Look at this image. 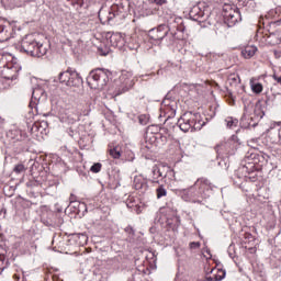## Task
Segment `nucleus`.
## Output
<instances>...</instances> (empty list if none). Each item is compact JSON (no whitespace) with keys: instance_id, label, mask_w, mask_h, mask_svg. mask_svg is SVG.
I'll use <instances>...</instances> for the list:
<instances>
[{"instance_id":"obj_1","label":"nucleus","mask_w":281,"mask_h":281,"mask_svg":"<svg viewBox=\"0 0 281 281\" xmlns=\"http://www.w3.org/2000/svg\"><path fill=\"white\" fill-rule=\"evenodd\" d=\"M175 115H177V110L171 109V114L167 117L165 124L169 126V128H175L176 125L180 127V131H182L183 133L192 131L194 120H199V117H201V114L199 113L186 112L180 119H178L177 123H172L170 122V120H173Z\"/></svg>"},{"instance_id":"obj_2","label":"nucleus","mask_w":281,"mask_h":281,"mask_svg":"<svg viewBox=\"0 0 281 281\" xmlns=\"http://www.w3.org/2000/svg\"><path fill=\"white\" fill-rule=\"evenodd\" d=\"M21 52L33 58H43L47 54V46L36 42L34 35H26L21 43Z\"/></svg>"},{"instance_id":"obj_3","label":"nucleus","mask_w":281,"mask_h":281,"mask_svg":"<svg viewBox=\"0 0 281 281\" xmlns=\"http://www.w3.org/2000/svg\"><path fill=\"white\" fill-rule=\"evenodd\" d=\"M111 76V71L97 68L90 71L87 82L91 89H104L109 82V77Z\"/></svg>"},{"instance_id":"obj_4","label":"nucleus","mask_w":281,"mask_h":281,"mask_svg":"<svg viewBox=\"0 0 281 281\" xmlns=\"http://www.w3.org/2000/svg\"><path fill=\"white\" fill-rule=\"evenodd\" d=\"M54 82H60L66 87H80L82 85V77L76 70L68 68L66 71L59 72L57 78L54 79Z\"/></svg>"},{"instance_id":"obj_5","label":"nucleus","mask_w":281,"mask_h":281,"mask_svg":"<svg viewBox=\"0 0 281 281\" xmlns=\"http://www.w3.org/2000/svg\"><path fill=\"white\" fill-rule=\"evenodd\" d=\"M223 10L224 23H226L228 27H234L236 23H240V21H243V15H240L238 7L225 5Z\"/></svg>"},{"instance_id":"obj_6","label":"nucleus","mask_w":281,"mask_h":281,"mask_svg":"<svg viewBox=\"0 0 281 281\" xmlns=\"http://www.w3.org/2000/svg\"><path fill=\"white\" fill-rule=\"evenodd\" d=\"M239 147H240V144H238V142H236L234 138H231L227 142L222 143L221 145L215 147V149L218 157H221V155H226V157H232V155H236V150H238Z\"/></svg>"},{"instance_id":"obj_7","label":"nucleus","mask_w":281,"mask_h":281,"mask_svg":"<svg viewBox=\"0 0 281 281\" xmlns=\"http://www.w3.org/2000/svg\"><path fill=\"white\" fill-rule=\"evenodd\" d=\"M194 186L206 199H210V196H212V192H214V188H216V186H214V183H212L210 179L205 177L198 178L194 182Z\"/></svg>"},{"instance_id":"obj_8","label":"nucleus","mask_w":281,"mask_h":281,"mask_svg":"<svg viewBox=\"0 0 281 281\" xmlns=\"http://www.w3.org/2000/svg\"><path fill=\"white\" fill-rule=\"evenodd\" d=\"M169 175H175V170L169 166H154L151 169V183H159V179H166Z\"/></svg>"},{"instance_id":"obj_9","label":"nucleus","mask_w":281,"mask_h":281,"mask_svg":"<svg viewBox=\"0 0 281 281\" xmlns=\"http://www.w3.org/2000/svg\"><path fill=\"white\" fill-rule=\"evenodd\" d=\"M45 100H47V92L45 91V89H43V87L37 86L33 88L32 98L29 106L31 109H36V106H38V103L45 102Z\"/></svg>"},{"instance_id":"obj_10","label":"nucleus","mask_w":281,"mask_h":281,"mask_svg":"<svg viewBox=\"0 0 281 281\" xmlns=\"http://www.w3.org/2000/svg\"><path fill=\"white\" fill-rule=\"evenodd\" d=\"M169 32L170 30L168 29V25L161 24L156 29L149 30L148 37L150 38V41H154V43H159L168 36Z\"/></svg>"},{"instance_id":"obj_11","label":"nucleus","mask_w":281,"mask_h":281,"mask_svg":"<svg viewBox=\"0 0 281 281\" xmlns=\"http://www.w3.org/2000/svg\"><path fill=\"white\" fill-rule=\"evenodd\" d=\"M61 122L66 124H76L80 122V114H78L77 110H69L63 117Z\"/></svg>"},{"instance_id":"obj_12","label":"nucleus","mask_w":281,"mask_h":281,"mask_svg":"<svg viewBox=\"0 0 281 281\" xmlns=\"http://www.w3.org/2000/svg\"><path fill=\"white\" fill-rule=\"evenodd\" d=\"M77 113L79 114V116L81 115H89V113H91V99L88 100H82L77 108Z\"/></svg>"},{"instance_id":"obj_13","label":"nucleus","mask_w":281,"mask_h":281,"mask_svg":"<svg viewBox=\"0 0 281 281\" xmlns=\"http://www.w3.org/2000/svg\"><path fill=\"white\" fill-rule=\"evenodd\" d=\"M177 194L181 196L182 201L193 203V184L187 189L178 190Z\"/></svg>"},{"instance_id":"obj_14","label":"nucleus","mask_w":281,"mask_h":281,"mask_svg":"<svg viewBox=\"0 0 281 281\" xmlns=\"http://www.w3.org/2000/svg\"><path fill=\"white\" fill-rule=\"evenodd\" d=\"M227 83L229 85V87H233L235 89V91L239 92L243 86H240V76L233 74L229 75L227 78Z\"/></svg>"},{"instance_id":"obj_15","label":"nucleus","mask_w":281,"mask_h":281,"mask_svg":"<svg viewBox=\"0 0 281 281\" xmlns=\"http://www.w3.org/2000/svg\"><path fill=\"white\" fill-rule=\"evenodd\" d=\"M205 196L201 193V190L193 184V203H198L199 205H205L204 201Z\"/></svg>"},{"instance_id":"obj_16","label":"nucleus","mask_w":281,"mask_h":281,"mask_svg":"<svg viewBox=\"0 0 281 281\" xmlns=\"http://www.w3.org/2000/svg\"><path fill=\"white\" fill-rule=\"evenodd\" d=\"M205 12L201 10L199 7H193L189 13L190 19L193 21H199V19H203Z\"/></svg>"},{"instance_id":"obj_17","label":"nucleus","mask_w":281,"mask_h":281,"mask_svg":"<svg viewBox=\"0 0 281 281\" xmlns=\"http://www.w3.org/2000/svg\"><path fill=\"white\" fill-rule=\"evenodd\" d=\"M258 52V48L256 46H246L241 50V56H244L246 59L252 58V56H256V53Z\"/></svg>"},{"instance_id":"obj_18","label":"nucleus","mask_w":281,"mask_h":281,"mask_svg":"<svg viewBox=\"0 0 281 281\" xmlns=\"http://www.w3.org/2000/svg\"><path fill=\"white\" fill-rule=\"evenodd\" d=\"M5 254H8L5 251V249H3V247H0V271H3V269H8V257H5Z\"/></svg>"},{"instance_id":"obj_19","label":"nucleus","mask_w":281,"mask_h":281,"mask_svg":"<svg viewBox=\"0 0 281 281\" xmlns=\"http://www.w3.org/2000/svg\"><path fill=\"white\" fill-rule=\"evenodd\" d=\"M225 124H226L227 128H236L238 126V121H237V119L228 116L225 119Z\"/></svg>"},{"instance_id":"obj_20","label":"nucleus","mask_w":281,"mask_h":281,"mask_svg":"<svg viewBox=\"0 0 281 281\" xmlns=\"http://www.w3.org/2000/svg\"><path fill=\"white\" fill-rule=\"evenodd\" d=\"M125 234H127V240H134L135 239V228L133 226L128 225L124 228Z\"/></svg>"},{"instance_id":"obj_21","label":"nucleus","mask_w":281,"mask_h":281,"mask_svg":"<svg viewBox=\"0 0 281 281\" xmlns=\"http://www.w3.org/2000/svg\"><path fill=\"white\" fill-rule=\"evenodd\" d=\"M250 87H251V91L254 92V93H262V83H260V82H254V81H250Z\"/></svg>"},{"instance_id":"obj_22","label":"nucleus","mask_w":281,"mask_h":281,"mask_svg":"<svg viewBox=\"0 0 281 281\" xmlns=\"http://www.w3.org/2000/svg\"><path fill=\"white\" fill-rule=\"evenodd\" d=\"M146 186V182L142 178H134V188L135 190H143V188Z\"/></svg>"},{"instance_id":"obj_23","label":"nucleus","mask_w":281,"mask_h":281,"mask_svg":"<svg viewBox=\"0 0 281 281\" xmlns=\"http://www.w3.org/2000/svg\"><path fill=\"white\" fill-rule=\"evenodd\" d=\"M200 119L201 117H198V120H194L191 131H201L203 126H205V122H201Z\"/></svg>"},{"instance_id":"obj_24","label":"nucleus","mask_w":281,"mask_h":281,"mask_svg":"<svg viewBox=\"0 0 281 281\" xmlns=\"http://www.w3.org/2000/svg\"><path fill=\"white\" fill-rule=\"evenodd\" d=\"M167 194H168V191L166 190V188H164V184L159 186L156 189L157 199H161L164 196H167Z\"/></svg>"},{"instance_id":"obj_25","label":"nucleus","mask_w":281,"mask_h":281,"mask_svg":"<svg viewBox=\"0 0 281 281\" xmlns=\"http://www.w3.org/2000/svg\"><path fill=\"white\" fill-rule=\"evenodd\" d=\"M215 276V281H222L225 280V276H227V272L223 269H217Z\"/></svg>"},{"instance_id":"obj_26","label":"nucleus","mask_w":281,"mask_h":281,"mask_svg":"<svg viewBox=\"0 0 281 281\" xmlns=\"http://www.w3.org/2000/svg\"><path fill=\"white\" fill-rule=\"evenodd\" d=\"M8 69H9L10 71H12L13 75H11V76H5L4 78H7V80H16V72H18L16 68L13 67L12 64H10V66H8Z\"/></svg>"},{"instance_id":"obj_27","label":"nucleus","mask_w":281,"mask_h":281,"mask_svg":"<svg viewBox=\"0 0 281 281\" xmlns=\"http://www.w3.org/2000/svg\"><path fill=\"white\" fill-rule=\"evenodd\" d=\"M109 155H111L113 159H120V157H122V153L116 147L110 149Z\"/></svg>"},{"instance_id":"obj_28","label":"nucleus","mask_w":281,"mask_h":281,"mask_svg":"<svg viewBox=\"0 0 281 281\" xmlns=\"http://www.w3.org/2000/svg\"><path fill=\"white\" fill-rule=\"evenodd\" d=\"M227 98H228V104L232 106L236 104V99L234 98V93H232V90L227 89Z\"/></svg>"},{"instance_id":"obj_29","label":"nucleus","mask_w":281,"mask_h":281,"mask_svg":"<svg viewBox=\"0 0 281 281\" xmlns=\"http://www.w3.org/2000/svg\"><path fill=\"white\" fill-rule=\"evenodd\" d=\"M13 172L16 175H21V172H25V166L23 164H19L14 167Z\"/></svg>"},{"instance_id":"obj_30","label":"nucleus","mask_w":281,"mask_h":281,"mask_svg":"<svg viewBox=\"0 0 281 281\" xmlns=\"http://www.w3.org/2000/svg\"><path fill=\"white\" fill-rule=\"evenodd\" d=\"M91 172L98 173L102 170V164L97 162L90 168Z\"/></svg>"},{"instance_id":"obj_31","label":"nucleus","mask_w":281,"mask_h":281,"mask_svg":"<svg viewBox=\"0 0 281 281\" xmlns=\"http://www.w3.org/2000/svg\"><path fill=\"white\" fill-rule=\"evenodd\" d=\"M138 122H139V124H142V126H146V124H148V117H146V115L142 114L138 116Z\"/></svg>"},{"instance_id":"obj_32","label":"nucleus","mask_w":281,"mask_h":281,"mask_svg":"<svg viewBox=\"0 0 281 281\" xmlns=\"http://www.w3.org/2000/svg\"><path fill=\"white\" fill-rule=\"evenodd\" d=\"M199 247H201V243L199 241L190 243V249H199Z\"/></svg>"},{"instance_id":"obj_33","label":"nucleus","mask_w":281,"mask_h":281,"mask_svg":"<svg viewBox=\"0 0 281 281\" xmlns=\"http://www.w3.org/2000/svg\"><path fill=\"white\" fill-rule=\"evenodd\" d=\"M154 2L156 3V5H165V3H168L167 0H154Z\"/></svg>"},{"instance_id":"obj_34","label":"nucleus","mask_w":281,"mask_h":281,"mask_svg":"<svg viewBox=\"0 0 281 281\" xmlns=\"http://www.w3.org/2000/svg\"><path fill=\"white\" fill-rule=\"evenodd\" d=\"M162 104H165V106H170V99L168 95L162 100Z\"/></svg>"},{"instance_id":"obj_35","label":"nucleus","mask_w":281,"mask_h":281,"mask_svg":"<svg viewBox=\"0 0 281 281\" xmlns=\"http://www.w3.org/2000/svg\"><path fill=\"white\" fill-rule=\"evenodd\" d=\"M113 19H115V13L109 12L108 21H113Z\"/></svg>"},{"instance_id":"obj_36","label":"nucleus","mask_w":281,"mask_h":281,"mask_svg":"<svg viewBox=\"0 0 281 281\" xmlns=\"http://www.w3.org/2000/svg\"><path fill=\"white\" fill-rule=\"evenodd\" d=\"M272 78H273V80H276V82L281 85V77H278V75H273Z\"/></svg>"},{"instance_id":"obj_37","label":"nucleus","mask_w":281,"mask_h":281,"mask_svg":"<svg viewBox=\"0 0 281 281\" xmlns=\"http://www.w3.org/2000/svg\"><path fill=\"white\" fill-rule=\"evenodd\" d=\"M127 89H128V86H125V87L123 88V91L116 92L115 95H122V93H124Z\"/></svg>"},{"instance_id":"obj_38","label":"nucleus","mask_w":281,"mask_h":281,"mask_svg":"<svg viewBox=\"0 0 281 281\" xmlns=\"http://www.w3.org/2000/svg\"><path fill=\"white\" fill-rule=\"evenodd\" d=\"M206 281H216V277L206 276Z\"/></svg>"},{"instance_id":"obj_39","label":"nucleus","mask_w":281,"mask_h":281,"mask_svg":"<svg viewBox=\"0 0 281 281\" xmlns=\"http://www.w3.org/2000/svg\"><path fill=\"white\" fill-rule=\"evenodd\" d=\"M244 111H245L244 115H247V113H249V109L247 108V105H245Z\"/></svg>"},{"instance_id":"obj_40","label":"nucleus","mask_w":281,"mask_h":281,"mask_svg":"<svg viewBox=\"0 0 281 281\" xmlns=\"http://www.w3.org/2000/svg\"><path fill=\"white\" fill-rule=\"evenodd\" d=\"M106 54H108V53H104V52H102V50L100 52V55H101V56H106Z\"/></svg>"},{"instance_id":"obj_41","label":"nucleus","mask_w":281,"mask_h":281,"mask_svg":"<svg viewBox=\"0 0 281 281\" xmlns=\"http://www.w3.org/2000/svg\"><path fill=\"white\" fill-rule=\"evenodd\" d=\"M216 271V269H212L211 271H210V273H214Z\"/></svg>"},{"instance_id":"obj_42","label":"nucleus","mask_w":281,"mask_h":281,"mask_svg":"<svg viewBox=\"0 0 281 281\" xmlns=\"http://www.w3.org/2000/svg\"><path fill=\"white\" fill-rule=\"evenodd\" d=\"M3 30H4V29H3L2 26H0V34H1V32H3Z\"/></svg>"},{"instance_id":"obj_43","label":"nucleus","mask_w":281,"mask_h":281,"mask_svg":"<svg viewBox=\"0 0 281 281\" xmlns=\"http://www.w3.org/2000/svg\"><path fill=\"white\" fill-rule=\"evenodd\" d=\"M250 157L254 159V158L256 157V155H254V154H250Z\"/></svg>"},{"instance_id":"obj_44","label":"nucleus","mask_w":281,"mask_h":281,"mask_svg":"<svg viewBox=\"0 0 281 281\" xmlns=\"http://www.w3.org/2000/svg\"><path fill=\"white\" fill-rule=\"evenodd\" d=\"M250 179V181H256V178L254 177V178H249Z\"/></svg>"},{"instance_id":"obj_45","label":"nucleus","mask_w":281,"mask_h":281,"mask_svg":"<svg viewBox=\"0 0 281 281\" xmlns=\"http://www.w3.org/2000/svg\"><path fill=\"white\" fill-rule=\"evenodd\" d=\"M82 238H87V236L82 235Z\"/></svg>"},{"instance_id":"obj_46","label":"nucleus","mask_w":281,"mask_h":281,"mask_svg":"<svg viewBox=\"0 0 281 281\" xmlns=\"http://www.w3.org/2000/svg\"><path fill=\"white\" fill-rule=\"evenodd\" d=\"M67 1H71V0H67Z\"/></svg>"}]
</instances>
